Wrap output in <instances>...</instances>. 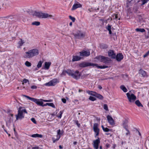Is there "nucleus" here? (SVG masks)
<instances>
[{
	"label": "nucleus",
	"instance_id": "1",
	"mask_svg": "<svg viewBox=\"0 0 149 149\" xmlns=\"http://www.w3.org/2000/svg\"><path fill=\"white\" fill-rule=\"evenodd\" d=\"M39 54V52L38 49H33L25 52L24 57L25 58H30L38 55Z\"/></svg>",
	"mask_w": 149,
	"mask_h": 149
},
{
	"label": "nucleus",
	"instance_id": "2",
	"mask_svg": "<svg viewBox=\"0 0 149 149\" xmlns=\"http://www.w3.org/2000/svg\"><path fill=\"white\" fill-rule=\"evenodd\" d=\"M89 66H93V67L95 66L98 68L100 69L105 68L108 67L106 65L99 66L97 64L86 62H83L79 64V66L81 68H84Z\"/></svg>",
	"mask_w": 149,
	"mask_h": 149
},
{
	"label": "nucleus",
	"instance_id": "3",
	"mask_svg": "<svg viewBox=\"0 0 149 149\" xmlns=\"http://www.w3.org/2000/svg\"><path fill=\"white\" fill-rule=\"evenodd\" d=\"M33 15L38 18H47L49 17H53L52 15H49L48 13H43L41 11H34Z\"/></svg>",
	"mask_w": 149,
	"mask_h": 149
},
{
	"label": "nucleus",
	"instance_id": "4",
	"mask_svg": "<svg viewBox=\"0 0 149 149\" xmlns=\"http://www.w3.org/2000/svg\"><path fill=\"white\" fill-rule=\"evenodd\" d=\"M66 73L69 75L71 76L72 77L76 79L79 78L80 76L79 72L77 70L74 72L73 70L68 69L66 70Z\"/></svg>",
	"mask_w": 149,
	"mask_h": 149
},
{
	"label": "nucleus",
	"instance_id": "5",
	"mask_svg": "<svg viewBox=\"0 0 149 149\" xmlns=\"http://www.w3.org/2000/svg\"><path fill=\"white\" fill-rule=\"evenodd\" d=\"M23 96L27 98L29 100L33 101L38 105L42 106H43V102H42V101H43V100L42 99H40V100L25 95H23Z\"/></svg>",
	"mask_w": 149,
	"mask_h": 149
},
{
	"label": "nucleus",
	"instance_id": "6",
	"mask_svg": "<svg viewBox=\"0 0 149 149\" xmlns=\"http://www.w3.org/2000/svg\"><path fill=\"white\" fill-rule=\"evenodd\" d=\"M96 58L105 63H109L111 61L109 58L103 56H98L96 57Z\"/></svg>",
	"mask_w": 149,
	"mask_h": 149
},
{
	"label": "nucleus",
	"instance_id": "7",
	"mask_svg": "<svg viewBox=\"0 0 149 149\" xmlns=\"http://www.w3.org/2000/svg\"><path fill=\"white\" fill-rule=\"evenodd\" d=\"M127 98L130 102H133L136 99V96L133 94H131L129 93H126Z\"/></svg>",
	"mask_w": 149,
	"mask_h": 149
},
{
	"label": "nucleus",
	"instance_id": "8",
	"mask_svg": "<svg viewBox=\"0 0 149 149\" xmlns=\"http://www.w3.org/2000/svg\"><path fill=\"white\" fill-rule=\"evenodd\" d=\"M22 108L21 107H20L18 109V113L17 115H16V120H17L19 119H22L24 117V116L23 115V113L21 109Z\"/></svg>",
	"mask_w": 149,
	"mask_h": 149
},
{
	"label": "nucleus",
	"instance_id": "9",
	"mask_svg": "<svg viewBox=\"0 0 149 149\" xmlns=\"http://www.w3.org/2000/svg\"><path fill=\"white\" fill-rule=\"evenodd\" d=\"M74 35L76 39H81L85 36V34L80 31H78Z\"/></svg>",
	"mask_w": 149,
	"mask_h": 149
},
{
	"label": "nucleus",
	"instance_id": "10",
	"mask_svg": "<svg viewBox=\"0 0 149 149\" xmlns=\"http://www.w3.org/2000/svg\"><path fill=\"white\" fill-rule=\"evenodd\" d=\"M93 129L95 133V136H98L99 134V129L98 128V125L97 123H95L93 125Z\"/></svg>",
	"mask_w": 149,
	"mask_h": 149
},
{
	"label": "nucleus",
	"instance_id": "11",
	"mask_svg": "<svg viewBox=\"0 0 149 149\" xmlns=\"http://www.w3.org/2000/svg\"><path fill=\"white\" fill-rule=\"evenodd\" d=\"M57 80L56 79H54L48 83H46V85L49 86H54L57 83Z\"/></svg>",
	"mask_w": 149,
	"mask_h": 149
},
{
	"label": "nucleus",
	"instance_id": "12",
	"mask_svg": "<svg viewBox=\"0 0 149 149\" xmlns=\"http://www.w3.org/2000/svg\"><path fill=\"white\" fill-rule=\"evenodd\" d=\"M100 143V139L98 137L97 139H96L93 141V146L95 149H98V148L99 144Z\"/></svg>",
	"mask_w": 149,
	"mask_h": 149
},
{
	"label": "nucleus",
	"instance_id": "13",
	"mask_svg": "<svg viewBox=\"0 0 149 149\" xmlns=\"http://www.w3.org/2000/svg\"><path fill=\"white\" fill-rule=\"evenodd\" d=\"M81 7L82 5L79 3L77 2L73 5L71 10L72 11H73L78 8H81Z\"/></svg>",
	"mask_w": 149,
	"mask_h": 149
},
{
	"label": "nucleus",
	"instance_id": "14",
	"mask_svg": "<svg viewBox=\"0 0 149 149\" xmlns=\"http://www.w3.org/2000/svg\"><path fill=\"white\" fill-rule=\"evenodd\" d=\"M107 118L108 123L110 125H115L114 121L111 116L108 115L107 116Z\"/></svg>",
	"mask_w": 149,
	"mask_h": 149
},
{
	"label": "nucleus",
	"instance_id": "15",
	"mask_svg": "<svg viewBox=\"0 0 149 149\" xmlns=\"http://www.w3.org/2000/svg\"><path fill=\"white\" fill-rule=\"evenodd\" d=\"M80 55L83 56H88L90 54V52L89 51H83L79 52Z\"/></svg>",
	"mask_w": 149,
	"mask_h": 149
},
{
	"label": "nucleus",
	"instance_id": "16",
	"mask_svg": "<svg viewBox=\"0 0 149 149\" xmlns=\"http://www.w3.org/2000/svg\"><path fill=\"white\" fill-rule=\"evenodd\" d=\"M108 54L109 56L110 57L112 58H115L116 55L113 50H110L108 52Z\"/></svg>",
	"mask_w": 149,
	"mask_h": 149
},
{
	"label": "nucleus",
	"instance_id": "17",
	"mask_svg": "<svg viewBox=\"0 0 149 149\" xmlns=\"http://www.w3.org/2000/svg\"><path fill=\"white\" fill-rule=\"evenodd\" d=\"M123 58V56L121 53L118 54L116 55V58L118 61H120Z\"/></svg>",
	"mask_w": 149,
	"mask_h": 149
},
{
	"label": "nucleus",
	"instance_id": "18",
	"mask_svg": "<svg viewBox=\"0 0 149 149\" xmlns=\"http://www.w3.org/2000/svg\"><path fill=\"white\" fill-rule=\"evenodd\" d=\"M128 121L127 120H125L123 121L122 125L125 129L128 128Z\"/></svg>",
	"mask_w": 149,
	"mask_h": 149
},
{
	"label": "nucleus",
	"instance_id": "19",
	"mask_svg": "<svg viewBox=\"0 0 149 149\" xmlns=\"http://www.w3.org/2000/svg\"><path fill=\"white\" fill-rule=\"evenodd\" d=\"M81 59V58L79 56H72V62L78 61H79Z\"/></svg>",
	"mask_w": 149,
	"mask_h": 149
},
{
	"label": "nucleus",
	"instance_id": "20",
	"mask_svg": "<svg viewBox=\"0 0 149 149\" xmlns=\"http://www.w3.org/2000/svg\"><path fill=\"white\" fill-rule=\"evenodd\" d=\"M24 43L25 42L22 39L20 38L18 42V46L17 47L18 48H20V47L22 46Z\"/></svg>",
	"mask_w": 149,
	"mask_h": 149
},
{
	"label": "nucleus",
	"instance_id": "21",
	"mask_svg": "<svg viewBox=\"0 0 149 149\" xmlns=\"http://www.w3.org/2000/svg\"><path fill=\"white\" fill-rule=\"evenodd\" d=\"M51 64V62H47L45 63L44 68L45 70H48Z\"/></svg>",
	"mask_w": 149,
	"mask_h": 149
},
{
	"label": "nucleus",
	"instance_id": "22",
	"mask_svg": "<svg viewBox=\"0 0 149 149\" xmlns=\"http://www.w3.org/2000/svg\"><path fill=\"white\" fill-rule=\"evenodd\" d=\"M139 74L141 75L143 77H145L146 75V72L141 69L139 70Z\"/></svg>",
	"mask_w": 149,
	"mask_h": 149
},
{
	"label": "nucleus",
	"instance_id": "23",
	"mask_svg": "<svg viewBox=\"0 0 149 149\" xmlns=\"http://www.w3.org/2000/svg\"><path fill=\"white\" fill-rule=\"evenodd\" d=\"M31 136L33 138H42L43 136L41 134H33Z\"/></svg>",
	"mask_w": 149,
	"mask_h": 149
},
{
	"label": "nucleus",
	"instance_id": "24",
	"mask_svg": "<svg viewBox=\"0 0 149 149\" xmlns=\"http://www.w3.org/2000/svg\"><path fill=\"white\" fill-rule=\"evenodd\" d=\"M86 92L88 94L94 96L95 95V94L96 93L95 92L90 91L89 90L86 91Z\"/></svg>",
	"mask_w": 149,
	"mask_h": 149
},
{
	"label": "nucleus",
	"instance_id": "25",
	"mask_svg": "<svg viewBox=\"0 0 149 149\" xmlns=\"http://www.w3.org/2000/svg\"><path fill=\"white\" fill-rule=\"evenodd\" d=\"M95 96L101 100H103L104 98L102 95L96 93Z\"/></svg>",
	"mask_w": 149,
	"mask_h": 149
},
{
	"label": "nucleus",
	"instance_id": "26",
	"mask_svg": "<svg viewBox=\"0 0 149 149\" xmlns=\"http://www.w3.org/2000/svg\"><path fill=\"white\" fill-rule=\"evenodd\" d=\"M120 88L124 92L126 93L127 92V90L125 86L123 85H121L120 87Z\"/></svg>",
	"mask_w": 149,
	"mask_h": 149
},
{
	"label": "nucleus",
	"instance_id": "27",
	"mask_svg": "<svg viewBox=\"0 0 149 149\" xmlns=\"http://www.w3.org/2000/svg\"><path fill=\"white\" fill-rule=\"evenodd\" d=\"M48 105L51 106L53 108H55V106L54 104L52 103H46L45 104L43 105V106H46Z\"/></svg>",
	"mask_w": 149,
	"mask_h": 149
},
{
	"label": "nucleus",
	"instance_id": "28",
	"mask_svg": "<svg viewBox=\"0 0 149 149\" xmlns=\"http://www.w3.org/2000/svg\"><path fill=\"white\" fill-rule=\"evenodd\" d=\"M135 104H136L138 106V107H143V105L140 102L139 100H136L135 102Z\"/></svg>",
	"mask_w": 149,
	"mask_h": 149
},
{
	"label": "nucleus",
	"instance_id": "29",
	"mask_svg": "<svg viewBox=\"0 0 149 149\" xmlns=\"http://www.w3.org/2000/svg\"><path fill=\"white\" fill-rule=\"evenodd\" d=\"M135 30L137 32H140L142 33L145 31V30L144 29L136 28L135 29Z\"/></svg>",
	"mask_w": 149,
	"mask_h": 149
},
{
	"label": "nucleus",
	"instance_id": "30",
	"mask_svg": "<svg viewBox=\"0 0 149 149\" xmlns=\"http://www.w3.org/2000/svg\"><path fill=\"white\" fill-rule=\"evenodd\" d=\"M112 17H113V18L114 19H120V18L118 16V14H114L112 15Z\"/></svg>",
	"mask_w": 149,
	"mask_h": 149
},
{
	"label": "nucleus",
	"instance_id": "31",
	"mask_svg": "<svg viewBox=\"0 0 149 149\" xmlns=\"http://www.w3.org/2000/svg\"><path fill=\"white\" fill-rule=\"evenodd\" d=\"M40 23L39 22L35 21L34 22L32 23V25H35L36 26H39L40 25Z\"/></svg>",
	"mask_w": 149,
	"mask_h": 149
},
{
	"label": "nucleus",
	"instance_id": "32",
	"mask_svg": "<svg viewBox=\"0 0 149 149\" xmlns=\"http://www.w3.org/2000/svg\"><path fill=\"white\" fill-rule=\"evenodd\" d=\"M43 61H40L38 63L37 65V67L38 68H39L41 67L42 64L43 63Z\"/></svg>",
	"mask_w": 149,
	"mask_h": 149
},
{
	"label": "nucleus",
	"instance_id": "33",
	"mask_svg": "<svg viewBox=\"0 0 149 149\" xmlns=\"http://www.w3.org/2000/svg\"><path fill=\"white\" fill-rule=\"evenodd\" d=\"M57 136V138H56L55 139L54 138H52L53 142L54 143L56 141H58L59 139L60 138V137H61L60 136Z\"/></svg>",
	"mask_w": 149,
	"mask_h": 149
},
{
	"label": "nucleus",
	"instance_id": "34",
	"mask_svg": "<svg viewBox=\"0 0 149 149\" xmlns=\"http://www.w3.org/2000/svg\"><path fill=\"white\" fill-rule=\"evenodd\" d=\"M25 65L28 67H30L31 66V63L28 61H26L25 62Z\"/></svg>",
	"mask_w": 149,
	"mask_h": 149
},
{
	"label": "nucleus",
	"instance_id": "35",
	"mask_svg": "<svg viewBox=\"0 0 149 149\" xmlns=\"http://www.w3.org/2000/svg\"><path fill=\"white\" fill-rule=\"evenodd\" d=\"M89 99L90 100L93 101L96 100V99L95 97L90 96L89 98Z\"/></svg>",
	"mask_w": 149,
	"mask_h": 149
},
{
	"label": "nucleus",
	"instance_id": "36",
	"mask_svg": "<svg viewBox=\"0 0 149 149\" xmlns=\"http://www.w3.org/2000/svg\"><path fill=\"white\" fill-rule=\"evenodd\" d=\"M142 3V5H143L146 3L149 0H141Z\"/></svg>",
	"mask_w": 149,
	"mask_h": 149
},
{
	"label": "nucleus",
	"instance_id": "37",
	"mask_svg": "<svg viewBox=\"0 0 149 149\" xmlns=\"http://www.w3.org/2000/svg\"><path fill=\"white\" fill-rule=\"evenodd\" d=\"M27 82H28L29 84V81L27 79H23V82H22V84H24V83H26Z\"/></svg>",
	"mask_w": 149,
	"mask_h": 149
},
{
	"label": "nucleus",
	"instance_id": "38",
	"mask_svg": "<svg viewBox=\"0 0 149 149\" xmlns=\"http://www.w3.org/2000/svg\"><path fill=\"white\" fill-rule=\"evenodd\" d=\"M69 18L70 19H71L73 22H75V18L74 17H72V16H71L70 15L69 16Z\"/></svg>",
	"mask_w": 149,
	"mask_h": 149
},
{
	"label": "nucleus",
	"instance_id": "39",
	"mask_svg": "<svg viewBox=\"0 0 149 149\" xmlns=\"http://www.w3.org/2000/svg\"><path fill=\"white\" fill-rule=\"evenodd\" d=\"M103 108L106 111H108V106L107 104H104V105Z\"/></svg>",
	"mask_w": 149,
	"mask_h": 149
},
{
	"label": "nucleus",
	"instance_id": "40",
	"mask_svg": "<svg viewBox=\"0 0 149 149\" xmlns=\"http://www.w3.org/2000/svg\"><path fill=\"white\" fill-rule=\"evenodd\" d=\"M126 131H127V132L126 133V136H127L128 135H130V132L128 129H125Z\"/></svg>",
	"mask_w": 149,
	"mask_h": 149
},
{
	"label": "nucleus",
	"instance_id": "41",
	"mask_svg": "<svg viewBox=\"0 0 149 149\" xmlns=\"http://www.w3.org/2000/svg\"><path fill=\"white\" fill-rule=\"evenodd\" d=\"M111 26L110 25L108 24L107 26L106 27V29L108 30H111Z\"/></svg>",
	"mask_w": 149,
	"mask_h": 149
},
{
	"label": "nucleus",
	"instance_id": "42",
	"mask_svg": "<svg viewBox=\"0 0 149 149\" xmlns=\"http://www.w3.org/2000/svg\"><path fill=\"white\" fill-rule=\"evenodd\" d=\"M103 130L105 132H108L110 131V130L107 127H105Z\"/></svg>",
	"mask_w": 149,
	"mask_h": 149
},
{
	"label": "nucleus",
	"instance_id": "43",
	"mask_svg": "<svg viewBox=\"0 0 149 149\" xmlns=\"http://www.w3.org/2000/svg\"><path fill=\"white\" fill-rule=\"evenodd\" d=\"M57 133L58 136H60L61 134V130L59 129L57 131Z\"/></svg>",
	"mask_w": 149,
	"mask_h": 149
},
{
	"label": "nucleus",
	"instance_id": "44",
	"mask_svg": "<svg viewBox=\"0 0 149 149\" xmlns=\"http://www.w3.org/2000/svg\"><path fill=\"white\" fill-rule=\"evenodd\" d=\"M31 121L35 124L36 123V122L34 118H32L31 119Z\"/></svg>",
	"mask_w": 149,
	"mask_h": 149
},
{
	"label": "nucleus",
	"instance_id": "45",
	"mask_svg": "<svg viewBox=\"0 0 149 149\" xmlns=\"http://www.w3.org/2000/svg\"><path fill=\"white\" fill-rule=\"evenodd\" d=\"M63 112L62 111H60L59 112L60 115L59 116H57V117L60 118H61L62 117V115L63 114Z\"/></svg>",
	"mask_w": 149,
	"mask_h": 149
},
{
	"label": "nucleus",
	"instance_id": "46",
	"mask_svg": "<svg viewBox=\"0 0 149 149\" xmlns=\"http://www.w3.org/2000/svg\"><path fill=\"white\" fill-rule=\"evenodd\" d=\"M67 73H66V70H63L62 72V73H61V75H66V74Z\"/></svg>",
	"mask_w": 149,
	"mask_h": 149
},
{
	"label": "nucleus",
	"instance_id": "47",
	"mask_svg": "<svg viewBox=\"0 0 149 149\" xmlns=\"http://www.w3.org/2000/svg\"><path fill=\"white\" fill-rule=\"evenodd\" d=\"M43 101L44 102H52V100H43Z\"/></svg>",
	"mask_w": 149,
	"mask_h": 149
},
{
	"label": "nucleus",
	"instance_id": "48",
	"mask_svg": "<svg viewBox=\"0 0 149 149\" xmlns=\"http://www.w3.org/2000/svg\"><path fill=\"white\" fill-rule=\"evenodd\" d=\"M75 123L77 125V126L79 127L80 126V124L78 123V120H76L75 121Z\"/></svg>",
	"mask_w": 149,
	"mask_h": 149
},
{
	"label": "nucleus",
	"instance_id": "49",
	"mask_svg": "<svg viewBox=\"0 0 149 149\" xmlns=\"http://www.w3.org/2000/svg\"><path fill=\"white\" fill-rule=\"evenodd\" d=\"M149 54V50L144 55L143 57L145 58Z\"/></svg>",
	"mask_w": 149,
	"mask_h": 149
},
{
	"label": "nucleus",
	"instance_id": "50",
	"mask_svg": "<svg viewBox=\"0 0 149 149\" xmlns=\"http://www.w3.org/2000/svg\"><path fill=\"white\" fill-rule=\"evenodd\" d=\"M31 88L32 89H36L37 88V87L36 86L33 85L31 86Z\"/></svg>",
	"mask_w": 149,
	"mask_h": 149
},
{
	"label": "nucleus",
	"instance_id": "51",
	"mask_svg": "<svg viewBox=\"0 0 149 149\" xmlns=\"http://www.w3.org/2000/svg\"><path fill=\"white\" fill-rule=\"evenodd\" d=\"M62 102L64 103H65L66 102V100L65 98H62L61 99Z\"/></svg>",
	"mask_w": 149,
	"mask_h": 149
},
{
	"label": "nucleus",
	"instance_id": "52",
	"mask_svg": "<svg viewBox=\"0 0 149 149\" xmlns=\"http://www.w3.org/2000/svg\"><path fill=\"white\" fill-rule=\"evenodd\" d=\"M21 111H22V113H23V112L25 113H27V112L25 109H24L22 110H21Z\"/></svg>",
	"mask_w": 149,
	"mask_h": 149
},
{
	"label": "nucleus",
	"instance_id": "53",
	"mask_svg": "<svg viewBox=\"0 0 149 149\" xmlns=\"http://www.w3.org/2000/svg\"><path fill=\"white\" fill-rule=\"evenodd\" d=\"M57 113V112H54V113H52L51 115H52V116H55V115H56V114Z\"/></svg>",
	"mask_w": 149,
	"mask_h": 149
},
{
	"label": "nucleus",
	"instance_id": "54",
	"mask_svg": "<svg viewBox=\"0 0 149 149\" xmlns=\"http://www.w3.org/2000/svg\"><path fill=\"white\" fill-rule=\"evenodd\" d=\"M98 88L100 89H101L102 88V87L100 85H98Z\"/></svg>",
	"mask_w": 149,
	"mask_h": 149
},
{
	"label": "nucleus",
	"instance_id": "55",
	"mask_svg": "<svg viewBox=\"0 0 149 149\" xmlns=\"http://www.w3.org/2000/svg\"><path fill=\"white\" fill-rule=\"evenodd\" d=\"M39 147H35L32 148V149H38Z\"/></svg>",
	"mask_w": 149,
	"mask_h": 149
},
{
	"label": "nucleus",
	"instance_id": "56",
	"mask_svg": "<svg viewBox=\"0 0 149 149\" xmlns=\"http://www.w3.org/2000/svg\"><path fill=\"white\" fill-rule=\"evenodd\" d=\"M108 31H109V34H111L112 33V32L111 30H109Z\"/></svg>",
	"mask_w": 149,
	"mask_h": 149
},
{
	"label": "nucleus",
	"instance_id": "57",
	"mask_svg": "<svg viewBox=\"0 0 149 149\" xmlns=\"http://www.w3.org/2000/svg\"><path fill=\"white\" fill-rule=\"evenodd\" d=\"M77 144V142L76 141H74L73 142V144L74 145H76Z\"/></svg>",
	"mask_w": 149,
	"mask_h": 149
},
{
	"label": "nucleus",
	"instance_id": "58",
	"mask_svg": "<svg viewBox=\"0 0 149 149\" xmlns=\"http://www.w3.org/2000/svg\"><path fill=\"white\" fill-rule=\"evenodd\" d=\"M59 147L60 149H62L63 148V147L61 145H60Z\"/></svg>",
	"mask_w": 149,
	"mask_h": 149
},
{
	"label": "nucleus",
	"instance_id": "59",
	"mask_svg": "<svg viewBox=\"0 0 149 149\" xmlns=\"http://www.w3.org/2000/svg\"><path fill=\"white\" fill-rule=\"evenodd\" d=\"M101 127H102L103 130H104V129L105 127H104V126L103 125H102L101 126Z\"/></svg>",
	"mask_w": 149,
	"mask_h": 149
},
{
	"label": "nucleus",
	"instance_id": "60",
	"mask_svg": "<svg viewBox=\"0 0 149 149\" xmlns=\"http://www.w3.org/2000/svg\"><path fill=\"white\" fill-rule=\"evenodd\" d=\"M82 91H83V90H82L79 89V92H82Z\"/></svg>",
	"mask_w": 149,
	"mask_h": 149
},
{
	"label": "nucleus",
	"instance_id": "61",
	"mask_svg": "<svg viewBox=\"0 0 149 149\" xmlns=\"http://www.w3.org/2000/svg\"><path fill=\"white\" fill-rule=\"evenodd\" d=\"M70 26H72V22H70Z\"/></svg>",
	"mask_w": 149,
	"mask_h": 149
},
{
	"label": "nucleus",
	"instance_id": "62",
	"mask_svg": "<svg viewBox=\"0 0 149 149\" xmlns=\"http://www.w3.org/2000/svg\"><path fill=\"white\" fill-rule=\"evenodd\" d=\"M100 149H102V147L101 146H100Z\"/></svg>",
	"mask_w": 149,
	"mask_h": 149
},
{
	"label": "nucleus",
	"instance_id": "63",
	"mask_svg": "<svg viewBox=\"0 0 149 149\" xmlns=\"http://www.w3.org/2000/svg\"><path fill=\"white\" fill-rule=\"evenodd\" d=\"M10 116H11L12 117H13V114H10Z\"/></svg>",
	"mask_w": 149,
	"mask_h": 149
},
{
	"label": "nucleus",
	"instance_id": "64",
	"mask_svg": "<svg viewBox=\"0 0 149 149\" xmlns=\"http://www.w3.org/2000/svg\"><path fill=\"white\" fill-rule=\"evenodd\" d=\"M4 130L6 133L7 134H8V133L6 130L5 129H4Z\"/></svg>",
	"mask_w": 149,
	"mask_h": 149
}]
</instances>
